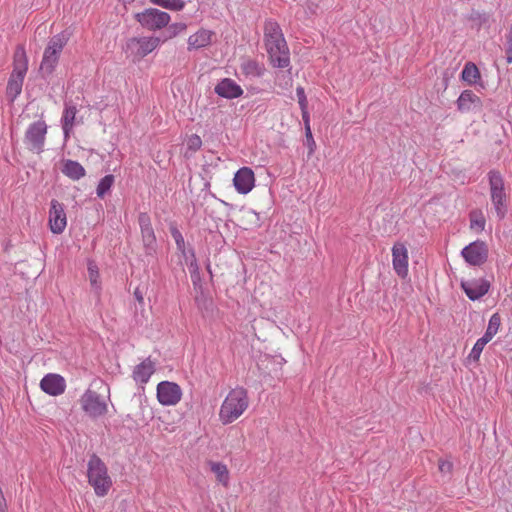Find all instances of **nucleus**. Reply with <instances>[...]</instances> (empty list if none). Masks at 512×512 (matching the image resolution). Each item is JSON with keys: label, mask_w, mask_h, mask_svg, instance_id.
<instances>
[{"label": "nucleus", "mask_w": 512, "mask_h": 512, "mask_svg": "<svg viewBox=\"0 0 512 512\" xmlns=\"http://www.w3.org/2000/svg\"><path fill=\"white\" fill-rule=\"evenodd\" d=\"M114 183V176L113 175H106L103 177L96 189L97 196L100 198H103L105 194L111 189L112 185Z\"/></svg>", "instance_id": "7c9ffc66"}, {"label": "nucleus", "mask_w": 512, "mask_h": 512, "mask_svg": "<svg viewBox=\"0 0 512 512\" xmlns=\"http://www.w3.org/2000/svg\"><path fill=\"white\" fill-rule=\"evenodd\" d=\"M46 133L47 125L45 121L39 120L28 127L25 140L32 150L39 152L44 145Z\"/></svg>", "instance_id": "2eb2a0df"}, {"label": "nucleus", "mask_w": 512, "mask_h": 512, "mask_svg": "<svg viewBox=\"0 0 512 512\" xmlns=\"http://www.w3.org/2000/svg\"><path fill=\"white\" fill-rule=\"evenodd\" d=\"M461 79L468 85H474L481 79V73L477 65L473 62H467L461 72Z\"/></svg>", "instance_id": "bb28decb"}, {"label": "nucleus", "mask_w": 512, "mask_h": 512, "mask_svg": "<svg viewBox=\"0 0 512 512\" xmlns=\"http://www.w3.org/2000/svg\"><path fill=\"white\" fill-rule=\"evenodd\" d=\"M250 404L248 392L243 387L230 390L223 400L218 417L223 425H228L238 420L248 409Z\"/></svg>", "instance_id": "f257e3e1"}, {"label": "nucleus", "mask_w": 512, "mask_h": 512, "mask_svg": "<svg viewBox=\"0 0 512 512\" xmlns=\"http://www.w3.org/2000/svg\"><path fill=\"white\" fill-rule=\"evenodd\" d=\"M135 19L142 27L155 31L166 27L169 24L171 17L167 12L156 8H148L142 12L135 13Z\"/></svg>", "instance_id": "423d86ee"}, {"label": "nucleus", "mask_w": 512, "mask_h": 512, "mask_svg": "<svg viewBox=\"0 0 512 512\" xmlns=\"http://www.w3.org/2000/svg\"><path fill=\"white\" fill-rule=\"evenodd\" d=\"M461 254L470 265L480 266L487 260L488 248L485 242L478 240L464 247Z\"/></svg>", "instance_id": "ddd939ff"}, {"label": "nucleus", "mask_w": 512, "mask_h": 512, "mask_svg": "<svg viewBox=\"0 0 512 512\" xmlns=\"http://www.w3.org/2000/svg\"><path fill=\"white\" fill-rule=\"evenodd\" d=\"M485 345L486 343L478 339L468 355V360L475 363L479 362L481 353Z\"/></svg>", "instance_id": "473e14b6"}, {"label": "nucleus", "mask_w": 512, "mask_h": 512, "mask_svg": "<svg viewBox=\"0 0 512 512\" xmlns=\"http://www.w3.org/2000/svg\"><path fill=\"white\" fill-rule=\"evenodd\" d=\"M40 388L51 396H58L65 392L66 382L61 375L49 373L42 378Z\"/></svg>", "instance_id": "a211bd4d"}, {"label": "nucleus", "mask_w": 512, "mask_h": 512, "mask_svg": "<svg viewBox=\"0 0 512 512\" xmlns=\"http://www.w3.org/2000/svg\"><path fill=\"white\" fill-rule=\"evenodd\" d=\"M482 101L471 90H464L457 99V108L461 112H470L476 108H481Z\"/></svg>", "instance_id": "4be33fe9"}, {"label": "nucleus", "mask_w": 512, "mask_h": 512, "mask_svg": "<svg viewBox=\"0 0 512 512\" xmlns=\"http://www.w3.org/2000/svg\"><path fill=\"white\" fill-rule=\"evenodd\" d=\"M186 29L187 25L185 23H174L169 27V30L171 31V37L184 32Z\"/></svg>", "instance_id": "4c0bfd02"}, {"label": "nucleus", "mask_w": 512, "mask_h": 512, "mask_svg": "<svg viewBox=\"0 0 512 512\" xmlns=\"http://www.w3.org/2000/svg\"><path fill=\"white\" fill-rule=\"evenodd\" d=\"M392 265L395 273L402 279L409 274L408 248L403 242H396L392 247Z\"/></svg>", "instance_id": "9b49d317"}, {"label": "nucleus", "mask_w": 512, "mask_h": 512, "mask_svg": "<svg viewBox=\"0 0 512 512\" xmlns=\"http://www.w3.org/2000/svg\"><path fill=\"white\" fill-rule=\"evenodd\" d=\"M301 111H302V118H303V121H304V125H305V128H306L307 125H310V118H309V113L307 111V107L301 108Z\"/></svg>", "instance_id": "37998d69"}, {"label": "nucleus", "mask_w": 512, "mask_h": 512, "mask_svg": "<svg viewBox=\"0 0 512 512\" xmlns=\"http://www.w3.org/2000/svg\"><path fill=\"white\" fill-rule=\"evenodd\" d=\"M452 467H453V465L449 461H439V470L441 472H451Z\"/></svg>", "instance_id": "a19ab883"}, {"label": "nucleus", "mask_w": 512, "mask_h": 512, "mask_svg": "<svg viewBox=\"0 0 512 512\" xmlns=\"http://www.w3.org/2000/svg\"><path fill=\"white\" fill-rule=\"evenodd\" d=\"M134 297L136 298L137 302L141 305L144 304V297H143V294L142 292L140 291L139 288H136L135 291H134Z\"/></svg>", "instance_id": "c03bdc74"}, {"label": "nucleus", "mask_w": 512, "mask_h": 512, "mask_svg": "<svg viewBox=\"0 0 512 512\" xmlns=\"http://www.w3.org/2000/svg\"><path fill=\"white\" fill-rule=\"evenodd\" d=\"M496 334H494L493 332L489 331L488 329H486L484 335L479 338L481 341H483L484 343L488 344L492 339L493 337L495 336Z\"/></svg>", "instance_id": "79ce46f5"}, {"label": "nucleus", "mask_w": 512, "mask_h": 512, "mask_svg": "<svg viewBox=\"0 0 512 512\" xmlns=\"http://www.w3.org/2000/svg\"><path fill=\"white\" fill-rule=\"evenodd\" d=\"M501 326V317L498 313H494L490 319L487 326V329L494 334H497Z\"/></svg>", "instance_id": "c9c22d12"}, {"label": "nucleus", "mask_w": 512, "mask_h": 512, "mask_svg": "<svg viewBox=\"0 0 512 512\" xmlns=\"http://www.w3.org/2000/svg\"><path fill=\"white\" fill-rule=\"evenodd\" d=\"M208 466L214 474L216 481L227 488L230 483V472L227 465L219 461H209Z\"/></svg>", "instance_id": "5701e85b"}, {"label": "nucleus", "mask_w": 512, "mask_h": 512, "mask_svg": "<svg viewBox=\"0 0 512 512\" xmlns=\"http://www.w3.org/2000/svg\"><path fill=\"white\" fill-rule=\"evenodd\" d=\"M470 229L475 233H480L484 230L486 219L481 210H473L469 215Z\"/></svg>", "instance_id": "c85d7f7f"}, {"label": "nucleus", "mask_w": 512, "mask_h": 512, "mask_svg": "<svg viewBox=\"0 0 512 512\" xmlns=\"http://www.w3.org/2000/svg\"><path fill=\"white\" fill-rule=\"evenodd\" d=\"M215 93L226 99H235L243 94V89L231 78L222 79L215 86Z\"/></svg>", "instance_id": "6ab92c4d"}, {"label": "nucleus", "mask_w": 512, "mask_h": 512, "mask_svg": "<svg viewBox=\"0 0 512 512\" xmlns=\"http://www.w3.org/2000/svg\"><path fill=\"white\" fill-rule=\"evenodd\" d=\"M119 2L123 5L126 11H136L140 7H142L146 0H119Z\"/></svg>", "instance_id": "f704fd0d"}, {"label": "nucleus", "mask_w": 512, "mask_h": 512, "mask_svg": "<svg viewBox=\"0 0 512 512\" xmlns=\"http://www.w3.org/2000/svg\"><path fill=\"white\" fill-rule=\"evenodd\" d=\"M216 32L211 29L200 27L187 39V50L189 52L206 49L216 42Z\"/></svg>", "instance_id": "9d476101"}, {"label": "nucleus", "mask_w": 512, "mask_h": 512, "mask_svg": "<svg viewBox=\"0 0 512 512\" xmlns=\"http://www.w3.org/2000/svg\"><path fill=\"white\" fill-rule=\"evenodd\" d=\"M264 42L267 52L278 50L287 43L282 34L281 28L275 21H267L264 26Z\"/></svg>", "instance_id": "4468645a"}, {"label": "nucleus", "mask_w": 512, "mask_h": 512, "mask_svg": "<svg viewBox=\"0 0 512 512\" xmlns=\"http://www.w3.org/2000/svg\"><path fill=\"white\" fill-rule=\"evenodd\" d=\"M139 225L144 246L153 249L156 244V236L148 214L141 213L139 215Z\"/></svg>", "instance_id": "412c9836"}, {"label": "nucleus", "mask_w": 512, "mask_h": 512, "mask_svg": "<svg viewBox=\"0 0 512 512\" xmlns=\"http://www.w3.org/2000/svg\"><path fill=\"white\" fill-rule=\"evenodd\" d=\"M67 43V39L64 35L58 34L50 38L40 64V71L43 74L50 75L55 70L63 48Z\"/></svg>", "instance_id": "20e7f679"}, {"label": "nucleus", "mask_w": 512, "mask_h": 512, "mask_svg": "<svg viewBox=\"0 0 512 512\" xmlns=\"http://www.w3.org/2000/svg\"><path fill=\"white\" fill-rule=\"evenodd\" d=\"M269 55L270 63L274 67L278 68H286L290 64V57H289V49L287 44L284 47H279V49L271 50L267 52Z\"/></svg>", "instance_id": "b1692460"}, {"label": "nucleus", "mask_w": 512, "mask_h": 512, "mask_svg": "<svg viewBox=\"0 0 512 512\" xmlns=\"http://www.w3.org/2000/svg\"><path fill=\"white\" fill-rule=\"evenodd\" d=\"M160 44L158 37H134L127 42V50L135 58H143L154 51Z\"/></svg>", "instance_id": "1a4fd4ad"}, {"label": "nucleus", "mask_w": 512, "mask_h": 512, "mask_svg": "<svg viewBox=\"0 0 512 512\" xmlns=\"http://www.w3.org/2000/svg\"><path fill=\"white\" fill-rule=\"evenodd\" d=\"M150 2L172 11H181L185 7L184 0H150Z\"/></svg>", "instance_id": "c756f323"}, {"label": "nucleus", "mask_w": 512, "mask_h": 512, "mask_svg": "<svg viewBox=\"0 0 512 512\" xmlns=\"http://www.w3.org/2000/svg\"><path fill=\"white\" fill-rule=\"evenodd\" d=\"M233 184L239 194H248L255 186V175L251 168L242 167L234 175Z\"/></svg>", "instance_id": "dca6fc26"}, {"label": "nucleus", "mask_w": 512, "mask_h": 512, "mask_svg": "<svg viewBox=\"0 0 512 512\" xmlns=\"http://www.w3.org/2000/svg\"><path fill=\"white\" fill-rule=\"evenodd\" d=\"M241 72L245 76L259 77L263 74L264 68L254 60H245L240 66Z\"/></svg>", "instance_id": "cd10ccee"}, {"label": "nucleus", "mask_w": 512, "mask_h": 512, "mask_svg": "<svg viewBox=\"0 0 512 512\" xmlns=\"http://www.w3.org/2000/svg\"><path fill=\"white\" fill-rule=\"evenodd\" d=\"M48 224L53 234H61L67 226V216L64 205L57 200L50 202Z\"/></svg>", "instance_id": "f8f14e48"}, {"label": "nucleus", "mask_w": 512, "mask_h": 512, "mask_svg": "<svg viewBox=\"0 0 512 512\" xmlns=\"http://www.w3.org/2000/svg\"><path fill=\"white\" fill-rule=\"evenodd\" d=\"M62 173L72 180H79L85 176V169L77 161L66 160L62 167Z\"/></svg>", "instance_id": "a878e982"}, {"label": "nucleus", "mask_w": 512, "mask_h": 512, "mask_svg": "<svg viewBox=\"0 0 512 512\" xmlns=\"http://www.w3.org/2000/svg\"><path fill=\"white\" fill-rule=\"evenodd\" d=\"M506 54H507V63L511 64L512 63V46L507 50Z\"/></svg>", "instance_id": "a18cd8bd"}, {"label": "nucleus", "mask_w": 512, "mask_h": 512, "mask_svg": "<svg viewBox=\"0 0 512 512\" xmlns=\"http://www.w3.org/2000/svg\"><path fill=\"white\" fill-rule=\"evenodd\" d=\"M461 288L470 300L475 301L488 293L490 282L484 278L462 281Z\"/></svg>", "instance_id": "f3484780"}, {"label": "nucleus", "mask_w": 512, "mask_h": 512, "mask_svg": "<svg viewBox=\"0 0 512 512\" xmlns=\"http://www.w3.org/2000/svg\"><path fill=\"white\" fill-rule=\"evenodd\" d=\"M83 411L91 418L104 416L108 411L106 401L95 391L87 390L80 398Z\"/></svg>", "instance_id": "0eeeda50"}, {"label": "nucleus", "mask_w": 512, "mask_h": 512, "mask_svg": "<svg viewBox=\"0 0 512 512\" xmlns=\"http://www.w3.org/2000/svg\"><path fill=\"white\" fill-rule=\"evenodd\" d=\"M296 94H297V97H298V103H299L300 108L307 107L308 103H307V98H306V95H305V92H304V88L298 87L296 89Z\"/></svg>", "instance_id": "58836bf2"}, {"label": "nucleus", "mask_w": 512, "mask_h": 512, "mask_svg": "<svg viewBox=\"0 0 512 512\" xmlns=\"http://www.w3.org/2000/svg\"><path fill=\"white\" fill-rule=\"evenodd\" d=\"M172 235L175 239V242L177 244V247L180 249V250H183L184 249V239L181 235V233L177 230V229H174L172 231Z\"/></svg>", "instance_id": "ea45409f"}, {"label": "nucleus", "mask_w": 512, "mask_h": 512, "mask_svg": "<svg viewBox=\"0 0 512 512\" xmlns=\"http://www.w3.org/2000/svg\"><path fill=\"white\" fill-rule=\"evenodd\" d=\"M187 150L191 153H195L202 146V139L197 134L190 135L186 140Z\"/></svg>", "instance_id": "72a5a7b5"}, {"label": "nucleus", "mask_w": 512, "mask_h": 512, "mask_svg": "<svg viewBox=\"0 0 512 512\" xmlns=\"http://www.w3.org/2000/svg\"><path fill=\"white\" fill-rule=\"evenodd\" d=\"M181 387L171 381H161L156 387V397L163 406H176L182 399Z\"/></svg>", "instance_id": "6e6552de"}, {"label": "nucleus", "mask_w": 512, "mask_h": 512, "mask_svg": "<svg viewBox=\"0 0 512 512\" xmlns=\"http://www.w3.org/2000/svg\"><path fill=\"white\" fill-rule=\"evenodd\" d=\"M490 196L496 216L503 219L507 214V194L504 188V181L499 172L489 173Z\"/></svg>", "instance_id": "39448f33"}, {"label": "nucleus", "mask_w": 512, "mask_h": 512, "mask_svg": "<svg viewBox=\"0 0 512 512\" xmlns=\"http://www.w3.org/2000/svg\"><path fill=\"white\" fill-rule=\"evenodd\" d=\"M76 114H77L76 106L69 105V104L65 105L62 119H61L62 128H63V132L65 134V137L69 136V133L72 131V129L74 127Z\"/></svg>", "instance_id": "393cba45"}, {"label": "nucleus", "mask_w": 512, "mask_h": 512, "mask_svg": "<svg viewBox=\"0 0 512 512\" xmlns=\"http://www.w3.org/2000/svg\"><path fill=\"white\" fill-rule=\"evenodd\" d=\"M156 370V362L150 357L135 366L132 377L140 384H146Z\"/></svg>", "instance_id": "aec40b11"}, {"label": "nucleus", "mask_w": 512, "mask_h": 512, "mask_svg": "<svg viewBox=\"0 0 512 512\" xmlns=\"http://www.w3.org/2000/svg\"><path fill=\"white\" fill-rule=\"evenodd\" d=\"M305 136H306V141H307V145H308V148H309V154L311 155L315 151L316 142H315V140L313 138L310 125H307V127L305 128Z\"/></svg>", "instance_id": "e433bc0d"}, {"label": "nucleus", "mask_w": 512, "mask_h": 512, "mask_svg": "<svg viewBox=\"0 0 512 512\" xmlns=\"http://www.w3.org/2000/svg\"><path fill=\"white\" fill-rule=\"evenodd\" d=\"M28 70V59L24 47L18 46L14 52L13 70L9 77L6 95L13 102L22 91L25 75Z\"/></svg>", "instance_id": "7ed1b4c3"}, {"label": "nucleus", "mask_w": 512, "mask_h": 512, "mask_svg": "<svg viewBox=\"0 0 512 512\" xmlns=\"http://www.w3.org/2000/svg\"><path fill=\"white\" fill-rule=\"evenodd\" d=\"M88 275H89V281L92 286L99 288L100 285V274L98 270L97 264L90 260L88 262Z\"/></svg>", "instance_id": "2f4dec72"}, {"label": "nucleus", "mask_w": 512, "mask_h": 512, "mask_svg": "<svg viewBox=\"0 0 512 512\" xmlns=\"http://www.w3.org/2000/svg\"><path fill=\"white\" fill-rule=\"evenodd\" d=\"M87 479L98 497L108 495L113 485L106 464L95 454L90 457L87 463Z\"/></svg>", "instance_id": "f03ea898"}]
</instances>
